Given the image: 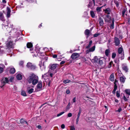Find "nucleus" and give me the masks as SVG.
Wrapping results in <instances>:
<instances>
[{
    "mask_svg": "<svg viewBox=\"0 0 130 130\" xmlns=\"http://www.w3.org/2000/svg\"><path fill=\"white\" fill-rule=\"evenodd\" d=\"M27 81L30 83L34 85H36L38 82V76L34 73H31L27 78Z\"/></svg>",
    "mask_w": 130,
    "mask_h": 130,
    "instance_id": "nucleus-1",
    "label": "nucleus"
},
{
    "mask_svg": "<svg viewBox=\"0 0 130 130\" xmlns=\"http://www.w3.org/2000/svg\"><path fill=\"white\" fill-rule=\"evenodd\" d=\"M49 73H47L44 75H42V79H43L44 81L46 82V83H48V85H50V81L48 79Z\"/></svg>",
    "mask_w": 130,
    "mask_h": 130,
    "instance_id": "nucleus-2",
    "label": "nucleus"
},
{
    "mask_svg": "<svg viewBox=\"0 0 130 130\" xmlns=\"http://www.w3.org/2000/svg\"><path fill=\"white\" fill-rule=\"evenodd\" d=\"M39 65L41 70L42 71H45L46 67L44 65V62H42L41 61H40L39 62Z\"/></svg>",
    "mask_w": 130,
    "mask_h": 130,
    "instance_id": "nucleus-3",
    "label": "nucleus"
},
{
    "mask_svg": "<svg viewBox=\"0 0 130 130\" xmlns=\"http://www.w3.org/2000/svg\"><path fill=\"white\" fill-rule=\"evenodd\" d=\"M6 46L8 48H14V44L13 42L10 41H8L6 42Z\"/></svg>",
    "mask_w": 130,
    "mask_h": 130,
    "instance_id": "nucleus-4",
    "label": "nucleus"
},
{
    "mask_svg": "<svg viewBox=\"0 0 130 130\" xmlns=\"http://www.w3.org/2000/svg\"><path fill=\"white\" fill-rule=\"evenodd\" d=\"M80 54L76 53H73L71 57L73 59L77 60L79 58Z\"/></svg>",
    "mask_w": 130,
    "mask_h": 130,
    "instance_id": "nucleus-5",
    "label": "nucleus"
},
{
    "mask_svg": "<svg viewBox=\"0 0 130 130\" xmlns=\"http://www.w3.org/2000/svg\"><path fill=\"white\" fill-rule=\"evenodd\" d=\"M27 67L32 70H34L36 68L35 66L32 64L30 62H28L27 63Z\"/></svg>",
    "mask_w": 130,
    "mask_h": 130,
    "instance_id": "nucleus-6",
    "label": "nucleus"
},
{
    "mask_svg": "<svg viewBox=\"0 0 130 130\" xmlns=\"http://www.w3.org/2000/svg\"><path fill=\"white\" fill-rule=\"evenodd\" d=\"M9 80L8 78L6 77L3 78L2 80H1V82L3 86L5 85V84L8 83Z\"/></svg>",
    "mask_w": 130,
    "mask_h": 130,
    "instance_id": "nucleus-7",
    "label": "nucleus"
},
{
    "mask_svg": "<svg viewBox=\"0 0 130 130\" xmlns=\"http://www.w3.org/2000/svg\"><path fill=\"white\" fill-rule=\"evenodd\" d=\"M58 65L57 64H50L49 66L50 69L53 70L55 69L57 67Z\"/></svg>",
    "mask_w": 130,
    "mask_h": 130,
    "instance_id": "nucleus-8",
    "label": "nucleus"
},
{
    "mask_svg": "<svg viewBox=\"0 0 130 130\" xmlns=\"http://www.w3.org/2000/svg\"><path fill=\"white\" fill-rule=\"evenodd\" d=\"M38 84L37 86V88L39 90H40L42 89V82H38Z\"/></svg>",
    "mask_w": 130,
    "mask_h": 130,
    "instance_id": "nucleus-9",
    "label": "nucleus"
},
{
    "mask_svg": "<svg viewBox=\"0 0 130 130\" xmlns=\"http://www.w3.org/2000/svg\"><path fill=\"white\" fill-rule=\"evenodd\" d=\"M95 45L93 46L90 48H89L86 51V53H88L90 52H93L95 50Z\"/></svg>",
    "mask_w": 130,
    "mask_h": 130,
    "instance_id": "nucleus-10",
    "label": "nucleus"
},
{
    "mask_svg": "<svg viewBox=\"0 0 130 130\" xmlns=\"http://www.w3.org/2000/svg\"><path fill=\"white\" fill-rule=\"evenodd\" d=\"M21 36V34H20L18 32H16V33L14 34V37L15 38H16L17 39H16V40H20V39L22 40L23 38L22 37H21V38H19V37Z\"/></svg>",
    "mask_w": 130,
    "mask_h": 130,
    "instance_id": "nucleus-11",
    "label": "nucleus"
},
{
    "mask_svg": "<svg viewBox=\"0 0 130 130\" xmlns=\"http://www.w3.org/2000/svg\"><path fill=\"white\" fill-rule=\"evenodd\" d=\"M114 41L115 45L116 46H118L120 44V40L118 38L116 37H115L114 38Z\"/></svg>",
    "mask_w": 130,
    "mask_h": 130,
    "instance_id": "nucleus-12",
    "label": "nucleus"
},
{
    "mask_svg": "<svg viewBox=\"0 0 130 130\" xmlns=\"http://www.w3.org/2000/svg\"><path fill=\"white\" fill-rule=\"evenodd\" d=\"M9 72L11 74H14L15 72V68L12 66H11L9 67Z\"/></svg>",
    "mask_w": 130,
    "mask_h": 130,
    "instance_id": "nucleus-13",
    "label": "nucleus"
},
{
    "mask_svg": "<svg viewBox=\"0 0 130 130\" xmlns=\"http://www.w3.org/2000/svg\"><path fill=\"white\" fill-rule=\"evenodd\" d=\"M11 12V11L10 8L9 7H7L6 16L7 18H9L10 17Z\"/></svg>",
    "mask_w": 130,
    "mask_h": 130,
    "instance_id": "nucleus-14",
    "label": "nucleus"
},
{
    "mask_svg": "<svg viewBox=\"0 0 130 130\" xmlns=\"http://www.w3.org/2000/svg\"><path fill=\"white\" fill-rule=\"evenodd\" d=\"M90 31L88 29H86L84 32V34L85 35L87 36L86 37L87 38H88L90 35Z\"/></svg>",
    "mask_w": 130,
    "mask_h": 130,
    "instance_id": "nucleus-15",
    "label": "nucleus"
},
{
    "mask_svg": "<svg viewBox=\"0 0 130 130\" xmlns=\"http://www.w3.org/2000/svg\"><path fill=\"white\" fill-rule=\"evenodd\" d=\"M98 21L100 26H102L104 24L103 19L101 17H99V18Z\"/></svg>",
    "mask_w": 130,
    "mask_h": 130,
    "instance_id": "nucleus-16",
    "label": "nucleus"
},
{
    "mask_svg": "<svg viewBox=\"0 0 130 130\" xmlns=\"http://www.w3.org/2000/svg\"><path fill=\"white\" fill-rule=\"evenodd\" d=\"M122 68L123 70L124 71L126 72H127L128 71V69L126 65L123 64L122 65Z\"/></svg>",
    "mask_w": 130,
    "mask_h": 130,
    "instance_id": "nucleus-17",
    "label": "nucleus"
},
{
    "mask_svg": "<svg viewBox=\"0 0 130 130\" xmlns=\"http://www.w3.org/2000/svg\"><path fill=\"white\" fill-rule=\"evenodd\" d=\"M27 47L28 48H30V50L31 51L32 50V49L31 48L32 47V44L30 42H28L27 44Z\"/></svg>",
    "mask_w": 130,
    "mask_h": 130,
    "instance_id": "nucleus-18",
    "label": "nucleus"
},
{
    "mask_svg": "<svg viewBox=\"0 0 130 130\" xmlns=\"http://www.w3.org/2000/svg\"><path fill=\"white\" fill-rule=\"evenodd\" d=\"M118 53L119 54V56H120V54H122L123 52V48L122 47V46L120 47H119L118 49Z\"/></svg>",
    "mask_w": 130,
    "mask_h": 130,
    "instance_id": "nucleus-19",
    "label": "nucleus"
},
{
    "mask_svg": "<svg viewBox=\"0 0 130 130\" xmlns=\"http://www.w3.org/2000/svg\"><path fill=\"white\" fill-rule=\"evenodd\" d=\"M126 79V78L124 76H121L120 78V81L121 83H124Z\"/></svg>",
    "mask_w": 130,
    "mask_h": 130,
    "instance_id": "nucleus-20",
    "label": "nucleus"
},
{
    "mask_svg": "<svg viewBox=\"0 0 130 130\" xmlns=\"http://www.w3.org/2000/svg\"><path fill=\"white\" fill-rule=\"evenodd\" d=\"M0 20L2 21H5V19H4V17L3 13L0 11Z\"/></svg>",
    "mask_w": 130,
    "mask_h": 130,
    "instance_id": "nucleus-21",
    "label": "nucleus"
},
{
    "mask_svg": "<svg viewBox=\"0 0 130 130\" xmlns=\"http://www.w3.org/2000/svg\"><path fill=\"white\" fill-rule=\"evenodd\" d=\"M29 87L27 88V91L28 92L29 94H31L34 91V89L33 88H31V89H29Z\"/></svg>",
    "mask_w": 130,
    "mask_h": 130,
    "instance_id": "nucleus-22",
    "label": "nucleus"
},
{
    "mask_svg": "<svg viewBox=\"0 0 130 130\" xmlns=\"http://www.w3.org/2000/svg\"><path fill=\"white\" fill-rule=\"evenodd\" d=\"M105 12L108 14H109L111 12V10L109 8H107L106 9H105L104 11Z\"/></svg>",
    "mask_w": 130,
    "mask_h": 130,
    "instance_id": "nucleus-23",
    "label": "nucleus"
},
{
    "mask_svg": "<svg viewBox=\"0 0 130 130\" xmlns=\"http://www.w3.org/2000/svg\"><path fill=\"white\" fill-rule=\"evenodd\" d=\"M93 3L94 6L95 5V0H92V2H90L88 5V7L91 8L93 5Z\"/></svg>",
    "mask_w": 130,
    "mask_h": 130,
    "instance_id": "nucleus-24",
    "label": "nucleus"
},
{
    "mask_svg": "<svg viewBox=\"0 0 130 130\" xmlns=\"http://www.w3.org/2000/svg\"><path fill=\"white\" fill-rule=\"evenodd\" d=\"M114 75L113 74H112L110 77V80L111 82H113L114 80Z\"/></svg>",
    "mask_w": 130,
    "mask_h": 130,
    "instance_id": "nucleus-25",
    "label": "nucleus"
},
{
    "mask_svg": "<svg viewBox=\"0 0 130 130\" xmlns=\"http://www.w3.org/2000/svg\"><path fill=\"white\" fill-rule=\"evenodd\" d=\"M7 25H6L4 24H3L2 25V28L4 30H5V28H6V30H8L7 29V28H8V24L7 22Z\"/></svg>",
    "mask_w": 130,
    "mask_h": 130,
    "instance_id": "nucleus-26",
    "label": "nucleus"
},
{
    "mask_svg": "<svg viewBox=\"0 0 130 130\" xmlns=\"http://www.w3.org/2000/svg\"><path fill=\"white\" fill-rule=\"evenodd\" d=\"M16 77L17 79L18 80H21L22 78V76L21 74H18L17 75Z\"/></svg>",
    "mask_w": 130,
    "mask_h": 130,
    "instance_id": "nucleus-27",
    "label": "nucleus"
},
{
    "mask_svg": "<svg viewBox=\"0 0 130 130\" xmlns=\"http://www.w3.org/2000/svg\"><path fill=\"white\" fill-rule=\"evenodd\" d=\"M90 15L93 18H94L95 15L94 12L93 11H90Z\"/></svg>",
    "mask_w": 130,
    "mask_h": 130,
    "instance_id": "nucleus-28",
    "label": "nucleus"
},
{
    "mask_svg": "<svg viewBox=\"0 0 130 130\" xmlns=\"http://www.w3.org/2000/svg\"><path fill=\"white\" fill-rule=\"evenodd\" d=\"M92 43V40L90 41L88 45L86 47V48L87 49L89 48L91 46Z\"/></svg>",
    "mask_w": 130,
    "mask_h": 130,
    "instance_id": "nucleus-29",
    "label": "nucleus"
},
{
    "mask_svg": "<svg viewBox=\"0 0 130 130\" xmlns=\"http://www.w3.org/2000/svg\"><path fill=\"white\" fill-rule=\"evenodd\" d=\"M20 122L21 123L25 124H26L27 125V123L26 121H24L23 119H21L20 120Z\"/></svg>",
    "mask_w": 130,
    "mask_h": 130,
    "instance_id": "nucleus-30",
    "label": "nucleus"
},
{
    "mask_svg": "<svg viewBox=\"0 0 130 130\" xmlns=\"http://www.w3.org/2000/svg\"><path fill=\"white\" fill-rule=\"evenodd\" d=\"M103 57L100 58L99 60V63L100 65H101L103 63V61H102V59H103Z\"/></svg>",
    "mask_w": 130,
    "mask_h": 130,
    "instance_id": "nucleus-31",
    "label": "nucleus"
},
{
    "mask_svg": "<svg viewBox=\"0 0 130 130\" xmlns=\"http://www.w3.org/2000/svg\"><path fill=\"white\" fill-rule=\"evenodd\" d=\"M21 95L24 96H27V94L24 91H22L21 92Z\"/></svg>",
    "mask_w": 130,
    "mask_h": 130,
    "instance_id": "nucleus-32",
    "label": "nucleus"
},
{
    "mask_svg": "<svg viewBox=\"0 0 130 130\" xmlns=\"http://www.w3.org/2000/svg\"><path fill=\"white\" fill-rule=\"evenodd\" d=\"M119 56V58L121 59H123L124 57V53H123L122 54H120V56Z\"/></svg>",
    "mask_w": 130,
    "mask_h": 130,
    "instance_id": "nucleus-33",
    "label": "nucleus"
},
{
    "mask_svg": "<svg viewBox=\"0 0 130 130\" xmlns=\"http://www.w3.org/2000/svg\"><path fill=\"white\" fill-rule=\"evenodd\" d=\"M94 62H97L99 61V57L97 56H95L94 57Z\"/></svg>",
    "mask_w": 130,
    "mask_h": 130,
    "instance_id": "nucleus-34",
    "label": "nucleus"
},
{
    "mask_svg": "<svg viewBox=\"0 0 130 130\" xmlns=\"http://www.w3.org/2000/svg\"><path fill=\"white\" fill-rule=\"evenodd\" d=\"M109 50L108 49L106 50L105 51V54L106 56H108L109 53Z\"/></svg>",
    "mask_w": 130,
    "mask_h": 130,
    "instance_id": "nucleus-35",
    "label": "nucleus"
},
{
    "mask_svg": "<svg viewBox=\"0 0 130 130\" xmlns=\"http://www.w3.org/2000/svg\"><path fill=\"white\" fill-rule=\"evenodd\" d=\"M70 82V80L69 79H67L66 80H64L63 81V82L65 83V84H66L67 83H69Z\"/></svg>",
    "mask_w": 130,
    "mask_h": 130,
    "instance_id": "nucleus-36",
    "label": "nucleus"
},
{
    "mask_svg": "<svg viewBox=\"0 0 130 130\" xmlns=\"http://www.w3.org/2000/svg\"><path fill=\"white\" fill-rule=\"evenodd\" d=\"M125 92L126 94L130 95V89H126L125 90Z\"/></svg>",
    "mask_w": 130,
    "mask_h": 130,
    "instance_id": "nucleus-37",
    "label": "nucleus"
},
{
    "mask_svg": "<svg viewBox=\"0 0 130 130\" xmlns=\"http://www.w3.org/2000/svg\"><path fill=\"white\" fill-rule=\"evenodd\" d=\"M81 111L80 110L78 113V115H77V117L76 119H77L79 120V117L80 113H81Z\"/></svg>",
    "mask_w": 130,
    "mask_h": 130,
    "instance_id": "nucleus-38",
    "label": "nucleus"
},
{
    "mask_svg": "<svg viewBox=\"0 0 130 130\" xmlns=\"http://www.w3.org/2000/svg\"><path fill=\"white\" fill-rule=\"evenodd\" d=\"M113 64V62L112 61H111L109 63V64L108 66V68H110L111 67L112 65Z\"/></svg>",
    "mask_w": 130,
    "mask_h": 130,
    "instance_id": "nucleus-39",
    "label": "nucleus"
},
{
    "mask_svg": "<svg viewBox=\"0 0 130 130\" xmlns=\"http://www.w3.org/2000/svg\"><path fill=\"white\" fill-rule=\"evenodd\" d=\"M64 112H65L64 111H62V112H61L59 113H58L57 114V117H59V116H61V115H62L64 113Z\"/></svg>",
    "mask_w": 130,
    "mask_h": 130,
    "instance_id": "nucleus-40",
    "label": "nucleus"
},
{
    "mask_svg": "<svg viewBox=\"0 0 130 130\" xmlns=\"http://www.w3.org/2000/svg\"><path fill=\"white\" fill-rule=\"evenodd\" d=\"M116 54L115 53H112V58H114L116 57Z\"/></svg>",
    "mask_w": 130,
    "mask_h": 130,
    "instance_id": "nucleus-41",
    "label": "nucleus"
},
{
    "mask_svg": "<svg viewBox=\"0 0 130 130\" xmlns=\"http://www.w3.org/2000/svg\"><path fill=\"white\" fill-rule=\"evenodd\" d=\"M24 62L23 61H20L19 63V64L20 66H23V64Z\"/></svg>",
    "mask_w": 130,
    "mask_h": 130,
    "instance_id": "nucleus-42",
    "label": "nucleus"
},
{
    "mask_svg": "<svg viewBox=\"0 0 130 130\" xmlns=\"http://www.w3.org/2000/svg\"><path fill=\"white\" fill-rule=\"evenodd\" d=\"M116 96L118 98H119L120 96V93L118 91L116 92Z\"/></svg>",
    "mask_w": 130,
    "mask_h": 130,
    "instance_id": "nucleus-43",
    "label": "nucleus"
},
{
    "mask_svg": "<svg viewBox=\"0 0 130 130\" xmlns=\"http://www.w3.org/2000/svg\"><path fill=\"white\" fill-rule=\"evenodd\" d=\"M100 35V33H98L97 34H94L93 35V37H96L98 36H99Z\"/></svg>",
    "mask_w": 130,
    "mask_h": 130,
    "instance_id": "nucleus-44",
    "label": "nucleus"
},
{
    "mask_svg": "<svg viewBox=\"0 0 130 130\" xmlns=\"http://www.w3.org/2000/svg\"><path fill=\"white\" fill-rule=\"evenodd\" d=\"M70 102H69L68 103V105L67 106V109H69L70 108Z\"/></svg>",
    "mask_w": 130,
    "mask_h": 130,
    "instance_id": "nucleus-45",
    "label": "nucleus"
},
{
    "mask_svg": "<svg viewBox=\"0 0 130 130\" xmlns=\"http://www.w3.org/2000/svg\"><path fill=\"white\" fill-rule=\"evenodd\" d=\"M110 28H111L113 29L114 28V23H112L110 25Z\"/></svg>",
    "mask_w": 130,
    "mask_h": 130,
    "instance_id": "nucleus-46",
    "label": "nucleus"
},
{
    "mask_svg": "<svg viewBox=\"0 0 130 130\" xmlns=\"http://www.w3.org/2000/svg\"><path fill=\"white\" fill-rule=\"evenodd\" d=\"M101 7H97L96 8V10L98 11H100L101 9Z\"/></svg>",
    "mask_w": 130,
    "mask_h": 130,
    "instance_id": "nucleus-47",
    "label": "nucleus"
},
{
    "mask_svg": "<svg viewBox=\"0 0 130 130\" xmlns=\"http://www.w3.org/2000/svg\"><path fill=\"white\" fill-rule=\"evenodd\" d=\"M126 10L125 9H124L123 10L122 12V16H124V14Z\"/></svg>",
    "mask_w": 130,
    "mask_h": 130,
    "instance_id": "nucleus-48",
    "label": "nucleus"
},
{
    "mask_svg": "<svg viewBox=\"0 0 130 130\" xmlns=\"http://www.w3.org/2000/svg\"><path fill=\"white\" fill-rule=\"evenodd\" d=\"M122 109L121 108H120L118 110H116V111L118 112H120L122 111Z\"/></svg>",
    "mask_w": 130,
    "mask_h": 130,
    "instance_id": "nucleus-49",
    "label": "nucleus"
},
{
    "mask_svg": "<svg viewBox=\"0 0 130 130\" xmlns=\"http://www.w3.org/2000/svg\"><path fill=\"white\" fill-rule=\"evenodd\" d=\"M123 98L124 100L125 101H127V100H128L127 99V98H126V97H125V96L124 95L123 96Z\"/></svg>",
    "mask_w": 130,
    "mask_h": 130,
    "instance_id": "nucleus-50",
    "label": "nucleus"
},
{
    "mask_svg": "<svg viewBox=\"0 0 130 130\" xmlns=\"http://www.w3.org/2000/svg\"><path fill=\"white\" fill-rule=\"evenodd\" d=\"M118 81L116 79H115L114 83V85H117V84L118 83Z\"/></svg>",
    "mask_w": 130,
    "mask_h": 130,
    "instance_id": "nucleus-51",
    "label": "nucleus"
},
{
    "mask_svg": "<svg viewBox=\"0 0 130 130\" xmlns=\"http://www.w3.org/2000/svg\"><path fill=\"white\" fill-rule=\"evenodd\" d=\"M3 69L2 67H0V73H2L3 71Z\"/></svg>",
    "mask_w": 130,
    "mask_h": 130,
    "instance_id": "nucleus-52",
    "label": "nucleus"
},
{
    "mask_svg": "<svg viewBox=\"0 0 130 130\" xmlns=\"http://www.w3.org/2000/svg\"><path fill=\"white\" fill-rule=\"evenodd\" d=\"M72 116V114L71 113H69L68 115V117H71Z\"/></svg>",
    "mask_w": 130,
    "mask_h": 130,
    "instance_id": "nucleus-53",
    "label": "nucleus"
},
{
    "mask_svg": "<svg viewBox=\"0 0 130 130\" xmlns=\"http://www.w3.org/2000/svg\"><path fill=\"white\" fill-rule=\"evenodd\" d=\"M117 85H114V89H113V90H116L117 89Z\"/></svg>",
    "mask_w": 130,
    "mask_h": 130,
    "instance_id": "nucleus-54",
    "label": "nucleus"
},
{
    "mask_svg": "<svg viewBox=\"0 0 130 130\" xmlns=\"http://www.w3.org/2000/svg\"><path fill=\"white\" fill-rule=\"evenodd\" d=\"M61 61L60 63V64H64L65 62V61Z\"/></svg>",
    "mask_w": 130,
    "mask_h": 130,
    "instance_id": "nucleus-55",
    "label": "nucleus"
},
{
    "mask_svg": "<svg viewBox=\"0 0 130 130\" xmlns=\"http://www.w3.org/2000/svg\"><path fill=\"white\" fill-rule=\"evenodd\" d=\"M13 78L12 77H11L9 79V81L11 82H12L13 80Z\"/></svg>",
    "mask_w": 130,
    "mask_h": 130,
    "instance_id": "nucleus-56",
    "label": "nucleus"
},
{
    "mask_svg": "<svg viewBox=\"0 0 130 130\" xmlns=\"http://www.w3.org/2000/svg\"><path fill=\"white\" fill-rule=\"evenodd\" d=\"M65 125L64 124H62L61 126V128L64 129L65 128Z\"/></svg>",
    "mask_w": 130,
    "mask_h": 130,
    "instance_id": "nucleus-57",
    "label": "nucleus"
},
{
    "mask_svg": "<svg viewBox=\"0 0 130 130\" xmlns=\"http://www.w3.org/2000/svg\"><path fill=\"white\" fill-rule=\"evenodd\" d=\"M71 130H75V128L74 126H71L70 128Z\"/></svg>",
    "mask_w": 130,
    "mask_h": 130,
    "instance_id": "nucleus-58",
    "label": "nucleus"
},
{
    "mask_svg": "<svg viewBox=\"0 0 130 130\" xmlns=\"http://www.w3.org/2000/svg\"><path fill=\"white\" fill-rule=\"evenodd\" d=\"M76 98L75 97L73 98V103H75L76 102Z\"/></svg>",
    "mask_w": 130,
    "mask_h": 130,
    "instance_id": "nucleus-59",
    "label": "nucleus"
},
{
    "mask_svg": "<svg viewBox=\"0 0 130 130\" xmlns=\"http://www.w3.org/2000/svg\"><path fill=\"white\" fill-rule=\"evenodd\" d=\"M53 57L54 58H55L57 57V55H53Z\"/></svg>",
    "mask_w": 130,
    "mask_h": 130,
    "instance_id": "nucleus-60",
    "label": "nucleus"
},
{
    "mask_svg": "<svg viewBox=\"0 0 130 130\" xmlns=\"http://www.w3.org/2000/svg\"><path fill=\"white\" fill-rule=\"evenodd\" d=\"M66 93L67 94H69L70 93V90H67Z\"/></svg>",
    "mask_w": 130,
    "mask_h": 130,
    "instance_id": "nucleus-61",
    "label": "nucleus"
},
{
    "mask_svg": "<svg viewBox=\"0 0 130 130\" xmlns=\"http://www.w3.org/2000/svg\"><path fill=\"white\" fill-rule=\"evenodd\" d=\"M37 127L38 129H40L41 128V126L40 125H38L37 126Z\"/></svg>",
    "mask_w": 130,
    "mask_h": 130,
    "instance_id": "nucleus-62",
    "label": "nucleus"
},
{
    "mask_svg": "<svg viewBox=\"0 0 130 130\" xmlns=\"http://www.w3.org/2000/svg\"><path fill=\"white\" fill-rule=\"evenodd\" d=\"M2 2L4 3H6V2L5 0H3Z\"/></svg>",
    "mask_w": 130,
    "mask_h": 130,
    "instance_id": "nucleus-63",
    "label": "nucleus"
},
{
    "mask_svg": "<svg viewBox=\"0 0 130 130\" xmlns=\"http://www.w3.org/2000/svg\"><path fill=\"white\" fill-rule=\"evenodd\" d=\"M49 75L51 77H52L53 76V74L52 73H50L49 74Z\"/></svg>",
    "mask_w": 130,
    "mask_h": 130,
    "instance_id": "nucleus-64",
    "label": "nucleus"
}]
</instances>
